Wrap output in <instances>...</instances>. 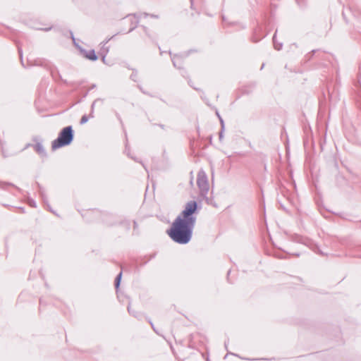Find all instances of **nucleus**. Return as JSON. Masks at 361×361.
I'll return each instance as SVG.
<instances>
[{
    "label": "nucleus",
    "mask_w": 361,
    "mask_h": 361,
    "mask_svg": "<svg viewBox=\"0 0 361 361\" xmlns=\"http://www.w3.org/2000/svg\"><path fill=\"white\" fill-rule=\"evenodd\" d=\"M87 121V118L85 116H82V118H81L80 123H85Z\"/></svg>",
    "instance_id": "obj_6"
},
{
    "label": "nucleus",
    "mask_w": 361,
    "mask_h": 361,
    "mask_svg": "<svg viewBox=\"0 0 361 361\" xmlns=\"http://www.w3.org/2000/svg\"><path fill=\"white\" fill-rule=\"evenodd\" d=\"M197 183L202 195L208 191L209 183L204 172L200 171L198 173Z\"/></svg>",
    "instance_id": "obj_3"
},
{
    "label": "nucleus",
    "mask_w": 361,
    "mask_h": 361,
    "mask_svg": "<svg viewBox=\"0 0 361 361\" xmlns=\"http://www.w3.org/2000/svg\"><path fill=\"white\" fill-rule=\"evenodd\" d=\"M73 130L71 127H66L61 132L59 137L52 142L53 149L69 145L73 140Z\"/></svg>",
    "instance_id": "obj_2"
},
{
    "label": "nucleus",
    "mask_w": 361,
    "mask_h": 361,
    "mask_svg": "<svg viewBox=\"0 0 361 361\" xmlns=\"http://www.w3.org/2000/svg\"><path fill=\"white\" fill-rule=\"evenodd\" d=\"M197 209V203L190 201L186 204L185 209L173 222L171 228L169 231V235L176 242L185 244L189 242L192 235L195 219L192 214Z\"/></svg>",
    "instance_id": "obj_1"
},
{
    "label": "nucleus",
    "mask_w": 361,
    "mask_h": 361,
    "mask_svg": "<svg viewBox=\"0 0 361 361\" xmlns=\"http://www.w3.org/2000/svg\"><path fill=\"white\" fill-rule=\"evenodd\" d=\"M121 278V274H119L116 279V287H118L119 286Z\"/></svg>",
    "instance_id": "obj_5"
},
{
    "label": "nucleus",
    "mask_w": 361,
    "mask_h": 361,
    "mask_svg": "<svg viewBox=\"0 0 361 361\" xmlns=\"http://www.w3.org/2000/svg\"><path fill=\"white\" fill-rule=\"evenodd\" d=\"M85 56L86 58L92 61H96L97 59V56H96L94 51H90V52L86 53Z\"/></svg>",
    "instance_id": "obj_4"
}]
</instances>
